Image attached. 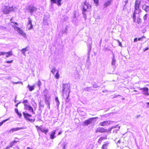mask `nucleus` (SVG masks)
<instances>
[{
  "mask_svg": "<svg viewBox=\"0 0 149 149\" xmlns=\"http://www.w3.org/2000/svg\"><path fill=\"white\" fill-rule=\"evenodd\" d=\"M70 85L68 84H63L62 96L66 100V102H68L69 100H67L69 96V93H70Z\"/></svg>",
  "mask_w": 149,
  "mask_h": 149,
  "instance_id": "nucleus-1",
  "label": "nucleus"
},
{
  "mask_svg": "<svg viewBox=\"0 0 149 149\" xmlns=\"http://www.w3.org/2000/svg\"><path fill=\"white\" fill-rule=\"evenodd\" d=\"M136 13L134 12L133 15V19L134 22L137 23L138 24H139L142 23V20L141 18V16L140 14H137L136 15Z\"/></svg>",
  "mask_w": 149,
  "mask_h": 149,
  "instance_id": "nucleus-2",
  "label": "nucleus"
},
{
  "mask_svg": "<svg viewBox=\"0 0 149 149\" xmlns=\"http://www.w3.org/2000/svg\"><path fill=\"white\" fill-rule=\"evenodd\" d=\"M112 129V128H110L108 129H107L103 127H98L96 129L95 132L96 133L98 132L100 133L109 132L110 133Z\"/></svg>",
  "mask_w": 149,
  "mask_h": 149,
  "instance_id": "nucleus-3",
  "label": "nucleus"
},
{
  "mask_svg": "<svg viewBox=\"0 0 149 149\" xmlns=\"http://www.w3.org/2000/svg\"><path fill=\"white\" fill-rule=\"evenodd\" d=\"M91 6L88 3L85 1L84 5L83 6L82 10V13L84 15L86 16V12L89 11L91 9Z\"/></svg>",
  "mask_w": 149,
  "mask_h": 149,
  "instance_id": "nucleus-4",
  "label": "nucleus"
},
{
  "mask_svg": "<svg viewBox=\"0 0 149 149\" xmlns=\"http://www.w3.org/2000/svg\"><path fill=\"white\" fill-rule=\"evenodd\" d=\"M14 8L13 6H5L3 9V13L5 14H8L10 12L14 11Z\"/></svg>",
  "mask_w": 149,
  "mask_h": 149,
  "instance_id": "nucleus-5",
  "label": "nucleus"
},
{
  "mask_svg": "<svg viewBox=\"0 0 149 149\" xmlns=\"http://www.w3.org/2000/svg\"><path fill=\"white\" fill-rule=\"evenodd\" d=\"M12 26L15 30H16L18 33L20 35L24 37H26V34L19 27H17V26H15L12 25Z\"/></svg>",
  "mask_w": 149,
  "mask_h": 149,
  "instance_id": "nucleus-6",
  "label": "nucleus"
},
{
  "mask_svg": "<svg viewBox=\"0 0 149 149\" xmlns=\"http://www.w3.org/2000/svg\"><path fill=\"white\" fill-rule=\"evenodd\" d=\"M23 114L24 116V118L27 120H29L31 122H34L35 120V118H34L33 119H31L30 117H31L32 115L28 113H26L24 112L23 113Z\"/></svg>",
  "mask_w": 149,
  "mask_h": 149,
  "instance_id": "nucleus-7",
  "label": "nucleus"
},
{
  "mask_svg": "<svg viewBox=\"0 0 149 149\" xmlns=\"http://www.w3.org/2000/svg\"><path fill=\"white\" fill-rule=\"evenodd\" d=\"M141 3V0H136L135 1L134 4L135 10L134 12H135L136 11L139 10Z\"/></svg>",
  "mask_w": 149,
  "mask_h": 149,
  "instance_id": "nucleus-8",
  "label": "nucleus"
},
{
  "mask_svg": "<svg viewBox=\"0 0 149 149\" xmlns=\"http://www.w3.org/2000/svg\"><path fill=\"white\" fill-rule=\"evenodd\" d=\"M28 19L29 22L27 26V28L29 30H30L33 28V25L32 23V20L30 18L28 17Z\"/></svg>",
  "mask_w": 149,
  "mask_h": 149,
  "instance_id": "nucleus-9",
  "label": "nucleus"
},
{
  "mask_svg": "<svg viewBox=\"0 0 149 149\" xmlns=\"http://www.w3.org/2000/svg\"><path fill=\"white\" fill-rule=\"evenodd\" d=\"M62 1V0H50V1L52 3H56L58 6H60L61 5Z\"/></svg>",
  "mask_w": 149,
  "mask_h": 149,
  "instance_id": "nucleus-10",
  "label": "nucleus"
},
{
  "mask_svg": "<svg viewBox=\"0 0 149 149\" xmlns=\"http://www.w3.org/2000/svg\"><path fill=\"white\" fill-rule=\"evenodd\" d=\"M94 118H90L88 119L85 120L84 122V125H87L91 123L92 121Z\"/></svg>",
  "mask_w": 149,
  "mask_h": 149,
  "instance_id": "nucleus-11",
  "label": "nucleus"
},
{
  "mask_svg": "<svg viewBox=\"0 0 149 149\" xmlns=\"http://www.w3.org/2000/svg\"><path fill=\"white\" fill-rule=\"evenodd\" d=\"M24 106L25 109H28L30 111H31L33 113H34V112L33 111V109L31 106L28 105L27 104H24Z\"/></svg>",
  "mask_w": 149,
  "mask_h": 149,
  "instance_id": "nucleus-12",
  "label": "nucleus"
},
{
  "mask_svg": "<svg viewBox=\"0 0 149 149\" xmlns=\"http://www.w3.org/2000/svg\"><path fill=\"white\" fill-rule=\"evenodd\" d=\"M140 90L144 92V94L146 95H149L148 92V88L147 87H144L140 88Z\"/></svg>",
  "mask_w": 149,
  "mask_h": 149,
  "instance_id": "nucleus-13",
  "label": "nucleus"
},
{
  "mask_svg": "<svg viewBox=\"0 0 149 149\" xmlns=\"http://www.w3.org/2000/svg\"><path fill=\"white\" fill-rule=\"evenodd\" d=\"M110 122L108 121H104L100 123V125L102 126H107L110 125Z\"/></svg>",
  "mask_w": 149,
  "mask_h": 149,
  "instance_id": "nucleus-14",
  "label": "nucleus"
},
{
  "mask_svg": "<svg viewBox=\"0 0 149 149\" xmlns=\"http://www.w3.org/2000/svg\"><path fill=\"white\" fill-rule=\"evenodd\" d=\"M109 142H105L102 145V146L101 149H108L109 147Z\"/></svg>",
  "mask_w": 149,
  "mask_h": 149,
  "instance_id": "nucleus-15",
  "label": "nucleus"
},
{
  "mask_svg": "<svg viewBox=\"0 0 149 149\" xmlns=\"http://www.w3.org/2000/svg\"><path fill=\"white\" fill-rule=\"evenodd\" d=\"M107 135H105L104 137L101 136L98 139L97 142L100 144H101L104 140L107 139Z\"/></svg>",
  "mask_w": 149,
  "mask_h": 149,
  "instance_id": "nucleus-16",
  "label": "nucleus"
},
{
  "mask_svg": "<svg viewBox=\"0 0 149 149\" xmlns=\"http://www.w3.org/2000/svg\"><path fill=\"white\" fill-rule=\"evenodd\" d=\"M24 128L23 127H17L16 128H13L11 129L10 130V132L13 133L15 131H18V130L23 129Z\"/></svg>",
  "mask_w": 149,
  "mask_h": 149,
  "instance_id": "nucleus-17",
  "label": "nucleus"
},
{
  "mask_svg": "<svg viewBox=\"0 0 149 149\" xmlns=\"http://www.w3.org/2000/svg\"><path fill=\"white\" fill-rule=\"evenodd\" d=\"M112 2V0H109L104 3V4L103 6L104 8H106L109 6L111 4Z\"/></svg>",
  "mask_w": 149,
  "mask_h": 149,
  "instance_id": "nucleus-18",
  "label": "nucleus"
},
{
  "mask_svg": "<svg viewBox=\"0 0 149 149\" xmlns=\"http://www.w3.org/2000/svg\"><path fill=\"white\" fill-rule=\"evenodd\" d=\"M6 56L7 58H8L13 55V54L12 51L11 50L8 52H6Z\"/></svg>",
  "mask_w": 149,
  "mask_h": 149,
  "instance_id": "nucleus-19",
  "label": "nucleus"
},
{
  "mask_svg": "<svg viewBox=\"0 0 149 149\" xmlns=\"http://www.w3.org/2000/svg\"><path fill=\"white\" fill-rule=\"evenodd\" d=\"M56 133V130L53 131L50 134V138L52 139H54L55 136V134Z\"/></svg>",
  "mask_w": 149,
  "mask_h": 149,
  "instance_id": "nucleus-20",
  "label": "nucleus"
},
{
  "mask_svg": "<svg viewBox=\"0 0 149 149\" xmlns=\"http://www.w3.org/2000/svg\"><path fill=\"white\" fill-rule=\"evenodd\" d=\"M36 10L37 8H36L34 7H32L29 9V11H30V13H33L34 11Z\"/></svg>",
  "mask_w": 149,
  "mask_h": 149,
  "instance_id": "nucleus-21",
  "label": "nucleus"
},
{
  "mask_svg": "<svg viewBox=\"0 0 149 149\" xmlns=\"http://www.w3.org/2000/svg\"><path fill=\"white\" fill-rule=\"evenodd\" d=\"M35 86L33 85L32 86H30L29 85L27 87L28 88L30 91H32L34 89Z\"/></svg>",
  "mask_w": 149,
  "mask_h": 149,
  "instance_id": "nucleus-22",
  "label": "nucleus"
},
{
  "mask_svg": "<svg viewBox=\"0 0 149 149\" xmlns=\"http://www.w3.org/2000/svg\"><path fill=\"white\" fill-rule=\"evenodd\" d=\"M28 50L27 49V47L25 48L22 49L21 50V52L22 54H25V52Z\"/></svg>",
  "mask_w": 149,
  "mask_h": 149,
  "instance_id": "nucleus-23",
  "label": "nucleus"
},
{
  "mask_svg": "<svg viewBox=\"0 0 149 149\" xmlns=\"http://www.w3.org/2000/svg\"><path fill=\"white\" fill-rule=\"evenodd\" d=\"M57 71H58V70H56L55 68H53L51 70V72L53 74H54L55 73L57 72Z\"/></svg>",
  "mask_w": 149,
  "mask_h": 149,
  "instance_id": "nucleus-24",
  "label": "nucleus"
},
{
  "mask_svg": "<svg viewBox=\"0 0 149 149\" xmlns=\"http://www.w3.org/2000/svg\"><path fill=\"white\" fill-rule=\"evenodd\" d=\"M56 74L55 75V78L56 79H58L59 78V77H60V75L58 71H57V72H56Z\"/></svg>",
  "mask_w": 149,
  "mask_h": 149,
  "instance_id": "nucleus-25",
  "label": "nucleus"
},
{
  "mask_svg": "<svg viewBox=\"0 0 149 149\" xmlns=\"http://www.w3.org/2000/svg\"><path fill=\"white\" fill-rule=\"evenodd\" d=\"M41 132H42L46 134H47V133L49 132V130L47 129H46L42 130Z\"/></svg>",
  "mask_w": 149,
  "mask_h": 149,
  "instance_id": "nucleus-26",
  "label": "nucleus"
},
{
  "mask_svg": "<svg viewBox=\"0 0 149 149\" xmlns=\"http://www.w3.org/2000/svg\"><path fill=\"white\" fill-rule=\"evenodd\" d=\"M9 118H8L6 119H5V120H3L2 122H1L0 123V126H1L3 124V123L5 122H6V121H7L8 120H9Z\"/></svg>",
  "mask_w": 149,
  "mask_h": 149,
  "instance_id": "nucleus-27",
  "label": "nucleus"
},
{
  "mask_svg": "<svg viewBox=\"0 0 149 149\" xmlns=\"http://www.w3.org/2000/svg\"><path fill=\"white\" fill-rule=\"evenodd\" d=\"M45 102L48 105L49 107V108L50 103L49 102V99H46L45 100Z\"/></svg>",
  "mask_w": 149,
  "mask_h": 149,
  "instance_id": "nucleus-28",
  "label": "nucleus"
},
{
  "mask_svg": "<svg viewBox=\"0 0 149 149\" xmlns=\"http://www.w3.org/2000/svg\"><path fill=\"white\" fill-rule=\"evenodd\" d=\"M55 101L56 102L57 104L58 105H59L60 103V102L58 100V97H55Z\"/></svg>",
  "mask_w": 149,
  "mask_h": 149,
  "instance_id": "nucleus-29",
  "label": "nucleus"
},
{
  "mask_svg": "<svg viewBox=\"0 0 149 149\" xmlns=\"http://www.w3.org/2000/svg\"><path fill=\"white\" fill-rule=\"evenodd\" d=\"M36 127L37 128L38 131L40 130L41 131H42V129L40 127L37 125H36Z\"/></svg>",
  "mask_w": 149,
  "mask_h": 149,
  "instance_id": "nucleus-30",
  "label": "nucleus"
},
{
  "mask_svg": "<svg viewBox=\"0 0 149 149\" xmlns=\"http://www.w3.org/2000/svg\"><path fill=\"white\" fill-rule=\"evenodd\" d=\"M93 1L96 4V6H97L99 3L98 0H93Z\"/></svg>",
  "mask_w": 149,
  "mask_h": 149,
  "instance_id": "nucleus-31",
  "label": "nucleus"
},
{
  "mask_svg": "<svg viewBox=\"0 0 149 149\" xmlns=\"http://www.w3.org/2000/svg\"><path fill=\"white\" fill-rule=\"evenodd\" d=\"M143 38H145L144 36H142L141 37L139 38H138V40H143Z\"/></svg>",
  "mask_w": 149,
  "mask_h": 149,
  "instance_id": "nucleus-32",
  "label": "nucleus"
},
{
  "mask_svg": "<svg viewBox=\"0 0 149 149\" xmlns=\"http://www.w3.org/2000/svg\"><path fill=\"white\" fill-rule=\"evenodd\" d=\"M11 22L14 24L13 25H14L15 26H16V25H18V24L16 22H14L13 21H12Z\"/></svg>",
  "mask_w": 149,
  "mask_h": 149,
  "instance_id": "nucleus-33",
  "label": "nucleus"
},
{
  "mask_svg": "<svg viewBox=\"0 0 149 149\" xmlns=\"http://www.w3.org/2000/svg\"><path fill=\"white\" fill-rule=\"evenodd\" d=\"M15 144V143H14L13 141H11L10 143V147H12Z\"/></svg>",
  "mask_w": 149,
  "mask_h": 149,
  "instance_id": "nucleus-34",
  "label": "nucleus"
},
{
  "mask_svg": "<svg viewBox=\"0 0 149 149\" xmlns=\"http://www.w3.org/2000/svg\"><path fill=\"white\" fill-rule=\"evenodd\" d=\"M15 144V143H14L13 141H11L10 143V147H12Z\"/></svg>",
  "mask_w": 149,
  "mask_h": 149,
  "instance_id": "nucleus-35",
  "label": "nucleus"
},
{
  "mask_svg": "<svg viewBox=\"0 0 149 149\" xmlns=\"http://www.w3.org/2000/svg\"><path fill=\"white\" fill-rule=\"evenodd\" d=\"M28 102V101L27 100H24L23 101V103L24 104H26V103H27Z\"/></svg>",
  "mask_w": 149,
  "mask_h": 149,
  "instance_id": "nucleus-36",
  "label": "nucleus"
},
{
  "mask_svg": "<svg viewBox=\"0 0 149 149\" xmlns=\"http://www.w3.org/2000/svg\"><path fill=\"white\" fill-rule=\"evenodd\" d=\"M15 139H18V140H14V141H13V142L14 143H16L17 142H18L19 141V140H18V139L17 138H15Z\"/></svg>",
  "mask_w": 149,
  "mask_h": 149,
  "instance_id": "nucleus-37",
  "label": "nucleus"
},
{
  "mask_svg": "<svg viewBox=\"0 0 149 149\" xmlns=\"http://www.w3.org/2000/svg\"><path fill=\"white\" fill-rule=\"evenodd\" d=\"M147 14H146L143 17V19L144 20H146L147 19Z\"/></svg>",
  "mask_w": 149,
  "mask_h": 149,
  "instance_id": "nucleus-38",
  "label": "nucleus"
},
{
  "mask_svg": "<svg viewBox=\"0 0 149 149\" xmlns=\"http://www.w3.org/2000/svg\"><path fill=\"white\" fill-rule=\"evenodd\" d=\"M6 52H0V56L3 55L5 54Z\"/></svg>",
  "mask_w": 149,
  "mask_h": 149,
  "instance_id": "nucleus-39",
  "label": "nucleus"
},
{
  "mask_svg": "<svg viewBox=\"0 0 149 149\" xmlns=\"http://www.w3.org/2000/svg\"><path fill=\"white\" fill-rule=\"evenodd\" d=\"M149 10V7L148 6H146L145 9V10L146 11L148 12Z\"/></svg>",
  "mask_w": 149,
  "mask_h": 149,
  "instance_id": "nucleus-40",
  "label": "nucleus"
},
{
  "mask_svg": "<svg viewBox=\"0 0 149 149\" xmlns=\"http://www.w3.org/2000/svg\"><path fill=\"white\" fill-rule=\"evenodd\" d=\"M13 61V60H10V61H8L6 62V63H12Z\"/></svg>",
  "mask_w": 149,
  "mask_h": 149,
  "instance_id": "nucleus-41",
  "label": "nucleus"
},
{
  "mask_svg": "<svg viewBox=\"0 0 149 149\" xmlns=\"http://www.w3.org/2000/svg\"><path fill=\"white\" fill-rule=\"evenodd\" d=\"M17 115H18V116L19 117H21L22 116L21 113H19V112H18V113H17Z\"/></svg>",
  "mask_w": 149,
  "mask_h": 149,
  "instance_id": "nucleus-42",
  "label": "nucleus"
},
{
  "mask_svg": "<svg viewBox=\"0 0 149 149\" xmlns=\"http://www.w3.org/2000/svg\"><path fill=\"white\" fill-rule=\"evenodd\" d=\"M15 111L16 112V113H18L19 112V111L18 110V109L17 108H15Z\"/></svg>",
  "mask_w": 149,
  "mask_h": 149,
  "instance_id": "nucleus-43",
  "label": "nucleus"
},
{
  "mask_svg": "<svg viewBox=\"0 0 149 149\" xmlns=\"http://www.w3.org/2000/svg\"><path fill=\"white\" fill-rule=\"evenodd\" d=\"M138 40V38H135L134 40V42H136Z\"/></svg>",
  "mask_w": 149,
  "mask_h": 149,
  "instance_id": "nucleus-44",
  "label": "nucleus"
},
{
  "mask_svg": "<svg viewBox=\"0 0 149 149\" xmlns=\"http://www.w3.org/2000/svg\"><path fill=\"white\" fill-rule=\"evenodd\" d=\"M118 42L119 45L121 47H122V45L121 42H120L119 40H118Z\"/></svg>",
  "mask_w": 149,
  "mask_h": 149,
  "instance_id": "nucleus-45",
  "label": "nucleus"
},
{
  "mask_svg": "<svg viewBox=\"0 0 149 149\" xmlns=\"http://www.w3.org/2000/svg\"><path fill=\"white\" fill-rule=\"evenodd\" d=\"M148 49H149V48L148 47H147L144 49V50H143V51H145L147 50H148Z\"/></svg>",
  "mask_w": 149,
  "mask_h": 149,
  "instance_id": "nucleus-46",
  "label": "nucleus"
},
{
  "mask_svg": "<svg viewBox=\"0 0 149 149\" xmlns=\"http://www.w3.org/2000/svg\"><path fill=\"white\" fill-rule=\"evenodd\" d=\"M41 84V81H38V86H40Z\"/></svg>",
  "mask_w": 149,
  "mask_h": 149,
  "instance_id": "nucleus-47",
  "label": "nucleus"
},
{
  "mask_svg": "<svg viewBox=\"0 0 149 149\" xmlns=\"http://www.w3.org/2000/svg\"><path fill=\"white\" fill-rule=\"evenodd\" d=\"M19 103H17V104L15 105V106L16 107H17V106H18V104H19Z\"/></svg>",
  "mask_w": 149,
  "mask_h": 149,
  "instance_id": "nucleus-48",
  "label": "nucleus"
},
{
  "mask_svg": "<svg viewBox=\"0 0 149 149\" xmlns=\"http://www.w3.org/2000/svg\"><path fill=\"white\" fill-rule=\"evenodd\" d=\"M10 147V146H8L6 148V149H8Z\"/></svg>",
  "mask_w": 149,
  "mask_h": 149,
  "instance_id": "nucleus-49",
  "label": "nucleus"
},
{
  "mask_svg": "<svg viewBox=\"0 0 149 149\" xmlns=\"http://www.w3.org/2000/svg\"><path fill=\"white\" fill-rule=\"evenodd\" d=\"M93 87H94V88H96L97 87V86H95V85H93Z\"/></svg>",
  "mask_w": 149,
  "mask_h": 149,
  "instance_id": "nucleus-50",
  "label": "nucleus"
},
{
  "mask_svg": "<svg viewBox=\"0 0 149 149\" xmlns=\"http://www.w3.org/2000/svg\"><path fill=\"white\" fill-rule=\"evenodd\" d=\"M128 2V0H127L126 1H125V4H126V3H127Z\"/></svg>",
  "mask_w": 149,
  "mask_h": 149,
  "instance_id": "nucleus-51",
  "label": "nucleus"
},
{
  "mask_svg": "<svg viewBox=\"0 0 149 149\" xmlns=\"http://www.w3.org/2000/svg\"><path fill=\"white\" fill-rule=\"evenodd\" d=\"M61 133V132H59L58 134V135H59Z\"/></svg>",
  "mask_w": 149,
  "mask_h": 149,
  "instance_id": "nucleus-52",
  "label": "nucleus"
},
{
  "mask_svg": "<svg viewBox=\"0 0 149 149\" xmlns=\"http://www.w3.org/2000/svg\"><path fill=\"white\" fill-rule=\"evenodd\" d=\"M27 149H31V148L29 147H28L27 148Z\"/></svg>",
  "mask_w": 149,
  "mask_h": 149,
  "instance_id": "nucleus-53",
  "label": "nucleus"
},
{
  "mask_svg": "<svg viewBox=\"0 0 149 149\" xmlns=\"http://www.w3.org/2000/svg\"><path fill=\"white\" fill-rule=\"evenodd\" d=\"M63 149H65V146H64Z\"/></svg>",
  "mask_w": 149,
  "mask_h": 149,
  "instance_id": "nucleus-54",
  "label": "nucleus"
},
{
  "mask_svg": "<svg viewBox=\"0 0 149 149\" xmlns=\"http://www.w3.org/2000/svg\"><path fill=\"white\" fill-rule=\"evenodd\" d=\"M147 104L148 105H149V102H148V103H147Z\"/></svg>",
  "mask_w": 149,
  "mask_h": 149,
  "instance_id": "nucleus-55",
  "label": "nucleus"
},
{
  "mask_svg": "<svg viewBox=\"0 0 149 149\" xmlns=\"http://www.w3.org/2000/svg\"><path fill=\"white\" fill-rule=\"evenodd\" d=\"M12 18L10 19V20H12Z\"/></svg>",
  "mask_w": 149,
  "mask_h": 149,
  "instance_id": "nucleus-56",
  "label": "nucleus"
}]
</instances>
